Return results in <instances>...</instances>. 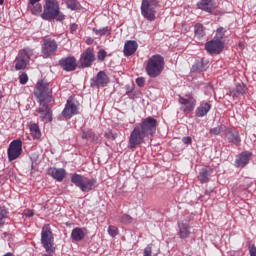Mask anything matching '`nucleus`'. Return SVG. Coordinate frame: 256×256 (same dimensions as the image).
I'll return each mask as SVG.
<instances>
[{"mask_svg":"<svg viewBox=\"0 0 256 256\" xmlns=\"http://www.w3.org/2000/svg\"><path fill=\"white\" fill-rule=\"evenodd\" d=\"M40 17L44 21H65V14L62 13L57 0H45L43 13L40 14Z\"/></svg>","mask_w":256,"mask_h":256,"instance_id":"nucleus-1","label":"nucleus"},{"mask_svg":"<svg viewBox=\"0 0 256 256\" xmlns=\"http://www.w3.org/2000/svg\"><path fill=\"white\" fill-rule=\"evenodd\" d=\"M165 69V58L159 54L152 55L146 65V73L152 79L159 77Z\"/></svg>","mask_w":256,"mask_h":256,"instance_id":"nucleus-2","label":"nucleus"},{"mask_svg":"<svg viewBox=\"0 0 256 256\" xmlns=\"http://www.w3.org/2000/svg\"><path fill=\"white\" fill-rule=\"evenodd\" d=\"M41 245L45 249L46 253H55V236L49 224H44L41 230Z\"/></svg>","mask_w":256,"mask_h":256,"instance_id":"nucleus-3","label":"nucleus"},{"mask_svg":"<svg viewBox=\"0 0 256 256\" xmlns=\"http://www.w3.org/2000/svg\"><path fill=\"white\" fill-rule=\"evenodd\" d=\"M71 183H73L80 191L83 193L93 191L95 189V185H97V179L92 178L89 179L81 174H73L71 176Z\"/></svg>","mask_w":256,"mask_h":256,"instance_id":"nucleus-4","label":"nucleus"},{"mask_svg":"<svg viewBox=\"0 0 256 256\" xmlns=\"http://www.w3.org/2000/svg\"><path fill=\"white\" fill-rule=\"evenodd\" d=\"M159 6L158 0H142L141 15L147 21H155L157 13V7Z\"/></svg>","mask_w":256,"mask_h":256,"instance_id":"nucleus-5","label":"nucleus"},{"mask_svg":"<svg viewBox=\"0 0 256 256\" xmlns=\"http://www.w3.org/2000/svg\"><path fill=\"white\" fill-rule=\"evenodd\" d=\"M37 97L39 99L40 105L43 103H51V97L53 95V88L49 85L48 82L43 80L37 83Z\"/></svg>","mask_w":256,"mask_h":256,"instance_id":"nucleus-6","label":"nucleus"},{"mask_svg":"<svg viewBox=\"0 0 256 256\" xmlns=\"http://www.w3.org/2000/svg\"><path fill=\"white\" fill-rule=\"evenodd\" d=\"M31 57H33V49L27 47L21 50L15 59L16 71H23L24 69H27V65H29Z\"/></svg>","mask_w":256,"mask_h":256,"instance_id":"nucleus-7","label":"nucleus"},{"mask_svg":"<svg viewBox=\"0 0 256 256\" xmlns=\"http://www.w3.org/2000/svg\"><path fill=\"white\" fill-rule=\"evenodd\" d=\"M140 131L146 136V139H151L157 133V119L149 116L141 121Z\"/></svg>","mask_w":256,"mask_h":256,"instance_id":"nucleus-8","label":"nucleus"},{"mask_svg":"<svg viewBox=\"0 0 256 256\" xmlns=\"http://www.w3.org/2000/svg\"><path fill=\"white\" fill-rule=\"evenodd\" d=\"M145 139H147V136L141 131V127H134L129 137V149H137L139 145L145 143Z\"/></svg>","mask_w":256,"mask_h":256,"instance_id":"nucleus-9","label":"nucleus"},{"mask_svg":"<svg viewBox=\"0 0 256 256\" xmlns=\"http://www.w3.org/2000/svg\"><path fill=\"white\" fill-rule=\"evenodd\" d=\"M97 57L95 56V50L91 47H88L82 52L79 58V65L82 69H87L95 63Z\"/></svg>","mask_w":256,"mask_h":256,"instance_id":"nucleus-10","label":"nucleus"},{"mask_svg":"<svg viewBox=\"0 0 256 256\" xmlns=\"http://www.w3.org/2000/svg\"><path fill=\"white\" fill-rule=\"evenodd\" d=\"M59 45L57 44V41L53 38H46L43 40L42 46H41V53L44 57V59H49L54 53H57Z\"/></svg>","mask_w":256,"mask_h":256,"instance_id":"nucleus-11","label":"nucleus"},{"mask_svg":"<svg viewBox=\"0 0 256 256\" xmlns=\"http://www.w3.org/2000/svg\"><path fill=\"white\" fill-rule=\"evenodd\" d=\"M21 153H23V142L21 139L13 140L7 150L8 161H15V159H19L21 157Z\"/></svg>","mask_w":256,"mask_h":256,"instance_id":"nucleus-12","label":"nucleus"},{"mask_svg":"<svg viewBox=\"0 0 256 256\" xmlns=\"http://www.w3.org/2000/svg\"><path fill=\"white\" fill-rule=\"evenodd\" d=\"M178 103L181 106V111L184 113H191L195 109V106L197 105V100L194 99L192 94H187L186 98L183 96H179Z\"/></svg>","mask_w":256,"mask_h":256,"instance_id":"nucleus-13","label":"nucleus"},{"mask_svg":"<svg viewBox=\"0 0 256 256\" xmlns=\"http://www.w3.org/2000/svg\"><path fill=\"white\" fill-rule=\"evenodd\" d=\"M225 43L221 40H210L205 44V50L209 55H219L223 51Z\"/></svg>","mask_w":256,"mask_h":256,"instance_id":"nucleus-14","label":"nucleus"},{"mask_svg":"<svg viewBox=\"0 0 256 256\" xmlns=\"http://www.w3.org/2000/svg\"><path fill=\"white\" fill-rule=\"evenodd\" d=\"M109 84V76L105 71H100L97 75L90 80V86L96 89H101V87H107Z\"/></svg>","mask_w":256,"mask_h":256,"instance_id":"nucleus-15","label":"nucleus"},{"mask_svg":"<svg viewBox=\"0 0 256 256\" xmlns=\"http://www.w3.org/2000/svg\"><path fill=\"white\" fill-rule=\"evenodd\" d=\"M58 63L63 71L71 72L77 69V59L74 56L63 57Z\"/></svg>","mask_w":256,"mask_h":256,"instance_id":"nucleus-16","label":"nucleus"},{"mask_svg":"<svg viewBox=\"0 0 256 256\" xmlns=\"http://www.w3.org/2000/svg\"><path fill=\"white\" fill-rule=\"evenodd\" d=\"M38 113L43 123H51V121H53V111H51V108H49L47 102L40 104V107L38 108Z\"/></svg>","mask_w":256,"mask_h":256,"instance_id":"nucleus-17","label":"nucleus"},{"mask_svg":"<svg viewBox=\"0 0 256 256\" xmlns=\"http://www.w3.org/2000/svg\"><path fill=\"white\" fill-rule=\"evenodd\" d=\"M74 115H79V108L73 100L68 99L62 111V116H64L65 119H71Z\"/></svg>","mask_w":256,"mask_h":256,"instance_id":"nucleus-18","label":"nucleus"},{"mask_svg":"<svg viewBox=\"0 0 256 256\" xmlns=\"http://www.w3.org/2000/svg\"><path fill=\"white\" fill-rule=\"evenodd\" d=\"M253 156V153L251 152H242L235 160V167H237L238 169L241 168L243 169V167H246V165H249V161L251 159V157Z\"/></svg>","mask_w":256,"mask_h":256,"instance_id":"nucleus-19","label":"nucleus"},{"mask_svg":"<svg viewBox=\"0 0 256 256\" xmlns=\"http://www.w3.org/2000/svg\"><path fill=\"white\" fill-rule=\"evenodd\" d=\"M198 9L201 11H205L206 13H213L214 9H216L215 0H200L197 3Z\"/></svg>","mask_w":256,"mask_h":256,"instance_id":"nucleus-20","label":"nucleus"},{"mask_svg":"<svg viewBox=\"0 0 256 256\" xmlns=\"http://www.w3.org/2000/svg\"><path fill=\"white\" fill-rule=\"evenodd\" d=\"M177 235L180 239H189L191 235V226L188 223H178Z\"/></svg>","mask_w":256,"mask_h":256,"instance_id":"nucleus-21","label":"nucleus"},{"mask_svg":"<svg viewBox=\"0 0 256 256\" xmlns=\"http://www.w3.org/2000/svg\"><path fill=\"white\" fill-rule=\"evenodd\" d=\"M139 47V44H137V41L135 40H129L124 45V56L125 57H131V55H134V53L137 51V48Z\"/></svg>","mask_w":256,"mask_h":256,"instance_id":"nucleus-22","label":"nucleus"},{"mask_svg":"<svg viewBox=\"0 0 256 256\" xmlns=\"http://www.w3.org/2000/svg\"><path fill=\"white\" fill-rule=\"evenodd\" d=\"M226 137L229 143L236 145L239 147L241 145V136L239 135V131L237 130H227Z\"/></svg>","mask_w":256,"mask_h":256,"instance_id":"nucleus-23","label":"nucleus"},{"mask_svg":"<svg viewBox=\"0 0 256 256\" xmlns=\"http://www.w3.org/2000/svg\"><path fill=\"white\" fill-rule=\"evenodd\" d=\"M48 174L56 181L61 182L65 179L66 172L63 168H50Z\"/></svg>","mask_w":256,"mask_h":256,"instance_id":"nucleus-24","label":"nucleus"},{"mask_svg":"<svg viewBox=\"0 0 256 256\" xmlns=\"http://www.w3.org/2000/svg\"><path fill=\"white\" fill-rule=\"evenodd\" d=\"M41 0H29L28 9H30L32 15H41L43 12V6L39 3Z\"/></svg>","mask_w":256,"mask_h":256,"instance_id":"nucleus-25","label":"nucleus"},{"mask_svg":"<svg viewBox=\"0 0 256 256\" xmlns=\"http://www.w3.org/2000/svg\"><path fill=\"white\" fill-rule=\"evenodd\" d=\"M246 91L247 87L245 86V84L240 83L230 89V95L232 97H241V95H245Z\"/></svg>","mask_w":256,"mask_h":256,"instance_id":"nucleus-26","label":"nucleus"},{"mask_svg":"<svg viewBox=\"0 0 256 256\" xmlns=\"http://www.w3.org/2000/svg\"><path fill=\"white\" fill-rule=\"evenodd\" d=\"M211 111V104L205 102L196 109V117H205Z\"/></svg>","mask_w":256,"mask_h":256,"instance_id":"nucleus-27","label":"nucleus"},{"mask_svg":"<svg viewBox=\"0 0 256 256\" xmlns=\"http://www.w3.org/2000/svg\"><path fill=\"white\" fill-rule=\"evenodd\" d=\"M72 241H83L85 239V232H83V228H74L71 233Z\"/></svg>","mask_w":256,"mask_h":256,"instance_id":"nucleus-28","label":"nucleus"},{"mask_svg":"<svg viewBox=\"0 0 256 256\" xmlns=\"http://www.w3.org/2000/svg\"><path fill=\"white\" fill-rule=\"evenodd\" d=\"M209 177H211V169L209 168H202L198 175V179L200 183H209Z\"/></svg>","mask_w":256,"mask_h":256,"instance_id":"nucleus-29","label":"nucleus"},{"mask_svg":"<svg viewBox=\"0 0 256 256\" xmlns=\"http://www.w3.org/2000/svg\"><path fill=\"white\" fill-rule=\"evenodd\" d=\"M81 137L83 139H86V141H90V143H94V141H97L99 139V137H97V134H95L93 130L82 131Z\"/></svg>","mask_w":256,"mask_h":256,"instance_id":"nucleus-30","label":"nucleus"},{"mask_svg":"<svg viewBox=\"0 0 256 256\" xmlns=\"http://www.w3.org/2000/svg\"><path fill=\"white\" fill-rule=\"evenodd\" d=\"M7 219H9V210L5 206H0V229L5 226Z\"/></svg>","mask_w":256,"mask_h":256,"instance_id":"nucleus-31","label":"nucleus"},{"mask_svg":"<svg viewBox=\"0 0 256 256\" xmlns=\"http://www.w3.org/2000/svg\"><path fill=\"white\" fill-rule=\"evenodd\" d=\"M194 35L196 39H203L205 36V27L201 23H197L194 25Z\"/></svg>","mask_w":256,"mask_h":256,"instance_id":"nucleus-32","label":"nucleus"},{"mask_svg":"<svg viewBox=\"0 0 256 256\" xmlns=\"http://www.w3.org/2000/svg\"><path fill=\"white\" fill-rule=\"evenodd\" d=\"M191 71L192 73H203V71H207V64L203 63V61H196Z\"/></svg>","mask_w":256,"mask_h":256,"instance_id":"nucleus-33","label":"nucleus"},{"mask_svg":"<svg viewBox=\"0 0 256 256\" xmlns=\"http://www.w3.org/2000/svg\"><path fill=\"white\" fill-rule=\"evenodd\" d=\"M93 33H95V35H98L99 37H103L105 35H111V28L109 26L97 29V28H93Z\"/></svg>","mask_w":256,"mask_h":256,"instance_id":"nucleus-34","label":"nucleus"},{"mask_svg":"<svg viewBox=\"0 0 256 256\" xmlns=\"http://www.w3.org/2000/svg\"><path fill=\"white\" fill-rule=\"evenodd\" d=\"M64 3L67 6V9H71V11H77L79 7H81V4H79V1L77 0H64Z\"/></svg>","mask_w":256,"mask_h":256,"instance_id":"nucleus-35","label":"nucleus"},{"mask_svg":"<svg viewBox=\"0 0 256 256\" xmlns=\"http://www.w3.org/2000/svg\"><path fill=\"white\" fill-rule=\"evenodd\" d=\"M30 133L34 139H40L41 138V130L39 129V125L37 124H31L30 126Z\"/></svg>","mask_w":256,"mask_h":256,"instance_id":"nucleus-36","label":"nucleus"},{"mask_svg":"<svg viewBox=\"0 0 256 256\" xmlns=\"http://www.w3.org/2000/svg\"><path fill=\"white\" fill-rule=\"evenodd\" d=\"M225 33H227V30L223 27H220L216 30V40L221 41V39H225Z\"/></svg>","mask_w":256,"mask_h":256,"instance_id":"nucleus-37","label":"nucleus"},{"mask_svg":"<svg viewBox=\"0 0 256 256\" xmlns=\"http://www.w3.org/2000/svg\"><path fill=\"white\" fill-rule=\"evenodd\" d=\"M108 235H110V237H117V235H119V228H117L116 226L110 225L108 227Z\"/></svg>","mask_w":256,"mask_h":256,"instance_id":"nucleus-38","label":"nucleus"},{"mask_svg":"<svg viewBox=\"0 0 256 256\" xmlns=\"http://www.w3.org/2000/svg\"><path fill=\"white\" fill-rule=\"evenodd\" d=\"M120 222L124 225H129V223H133V217L129 216V214H124L121 216Z\"/></svg>","mask_w":256,"mask_h":256,"instance_id":"nucleus-39","label":"nucleus"},{"mask_svg":"<svg viewBox=\"0 0 256 256\" xmlns=\"http://www.w3.org/2000/svg\"><path fill=\"white\" fill-rule=\"evenodd\" d=\"M107 57V51L105 49H100L97 53V59L98 61H105V58Z\"/></svg>","mask_w":256,"mask_h":256,"instance_id":"nucleus-40","label":"nucleus"},{"mask_svg":"<svg viewBox=\"0 0 256 256\" xmlns=\"http://www.w3.org/2000/svg\"><path fill=\"white\" fill-rule=\"evenodd\" d=\"M28 81H29V76H27V73H22L19 76V82L21 85H27Z\"/></svg>","mask_w":256,"mask_h":256,"instance_id":"nucleus-41","label":"nucleus"},{"mask_svg":"<svg viewBox=\"0 0 256 256\" xmlns=\"http://www.w3.org/2000/svg\"><path fill=\"white\" fill-rule=\"evenodd\" d=\"M210 133L212 135H220L221 134V126H217L215 128L210 129Z\"/></svg>","mask_w":256,"mask_h":256,"instance_id":"nucleus-42","label":"nucleus"},{"mask_svg":"<svg viewBox=\"0 0 256 256\" xmlns=\"http://www.w3.org/2000/svg\"><path fill=\"white\" fill-rule=\"evenodd\" d=\"M136 85H138V87H145V78L143 77L137 78Z\"/></svg>","mask_w":256,"mask_h":256,"instance_id":"nucleus-43","label":"nucleus"},{"mask_svg":"<svg viewBox=\"0 0 256 256\" xmlns=\"http://www.w3.org/2000/svg\"><path fill=\"white\" fill-rule=\"evenodd\" d=\"M104 137H106V139H112V141H115L117 139V134H112L111 132H106Z\"/></svg>","mask_w":256,"mask_h":256,"instance_id":"nucleus-44","label":"nucleus"},{"mask_svg":"<svg viewBox=\"0 0 256 256\" xmlns=\"http://www.w3.org/2000/svg\"><path fill=\"white\" fill-rule=\"evenodd\" d=\"M182 143H184V145H191V143H193V139L190 136L183 137Z\"/></svg>","mask_w":256,"mask_h":256,"instance_id":"nucleus-45","label":"nucleus"},{"mask_svg":"<svg viewBox=\"0 0 256 256\" xmlns=\"http://www.w3.org/2000/svg\"><path fill=\"white\" fill-rule=\"evenodd\" d=\"M153 252L151 245H148L145 249H144V256H151V253Z\"/></svg>","mask_w":256,"mask_h":256,"instance_id":"nucleus-46","label":"nucleus"},{"mask_svg":"<svg viewBox=\"0 0 256 256\" xmlns=\"http://www.w3.org/2000/svg\"><path fill=\"white\" fill-rule=\"evenodd\" d=\"M249 253L250 256H256V247L254 244L251 247H249Z\"/></svg>","mask_w":256,"mask_h":256,"instance_id":"nucleus-47","label":"nucleus"},{"mask_svg":"<svg viewBox=\"0 0 256 256\" xmlns=\"http://www.w3.org/2000/svg\"><path fill=\"white\" fill-rule=\"evenodd\" d=\"M24 215H25L26 217H33V215H34L33 210H26V211L24 212Z\"/></svg>","mask_w":256,"mask_h":256,"instance_id":"nucleus-48","label":"nucleus"},{"mask_svg":"<svg viewBox=\"0 0 256 256\" xmlns=\"http://www.w3.org/2000/svg\"><path fill=\"white\" fill-rule=\"evenodd\" d=\"M71 31H72V33H73V31H77V25L73 24L71 26Z\"/></svg>","mask_w":256,"mask_h":256,"instance_id":"nucleus-49","label":"nucleus"},{"mask_svg":"<svg viewBox=\"0 0 256 256\" xmlns=\"http://www.w3.org/2000/svg\"><path fill=\"white\" fill-rule=\"evenodd\" d=\"M91 43H93V39L88 38V39H87V44H88V45H91Z\"/></svg>","mask_w":256,"mask_h":256,"instance_id":"nucleus-50","label":"nucleus"},{"mask_svg":"<svg viewBox=\"0 0 256 256\" xmlns=\"http://www.w3.org/2000/svg\"><path fill=\"white\" fill-rule=\"evenodd\" d=\"M42 256H53V253L47 252V254H43Z\"/></svg>","mask_w":256,"mask_h":256,"instance_id":"nucleus-51","label":"nucleus"},{"mask_svg":"<svg viewBox=\"0 0 256 256\" xmlns=\"http://www.w3.org/2000/svg\"><path fill=\"white\" fill-rule=\"evenodd\" d=\"M5 3V0H0V5H3Z\"/></svg>","mask_w":256,"mask_h":256,"instance_id":"nucleus-52","label":"nucleus"},{"mask_svg":"<svg viewBox=\"0 0 256 256\" xmlns=\"http://www.w3.org/2000/svg\"><path fill=\"white\" fill-rule=\"evenodd\" d=\"M35 167V162H32L31 168L33 169Z\"/></svg>","mask_w":256,"mask_h":256,"instance_id":"nucleus-53","label":"nucleus"},{"mask_svg":"<svg viewBox=\"0 0 256 256\" xmlns=\"http://www.w3.org/2000/svg\"><path fill=\"white\" fill-rule=\"evenodd\" d=\"M205 194H206V195H209V191H206Z\"/></svg>","mask_w":256,"mask_h":256,"instance_id":"nucleus-54","label":"nucleus"},{"mask_svg":"<svg viewBox=\"0 0 256 256\" xmlns=\"http://www.w3.org/2000/svg\"><path fill=\"white\" fill-rule=\"evenodd\" d=\"M3 96L0 94V99L2 98Z\"/></svg>","mask_w":256,"mask_h":256,"instance_id":"nucleus-55","label":"nucleus"}]
</instances>
